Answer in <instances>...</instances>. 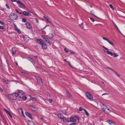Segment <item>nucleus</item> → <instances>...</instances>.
Here are the masks:
<instances>
[{"mask_svg": "<svg viewBox=\"0 0 125 125\" xmlns=\"http://www.w3.org/2000/svg\"><path fill=\"white\" fill-rule=\"evenodd\" d=\"M2 81L3 82H5L6 80L4 79H2Z\"/></svg>", "mask_w": 125, "mask_h": 125, "instance_id": "obj_46", "label": "nucleus"}, {"mask_svg": "<svg viewBox=\"0 0 125 125\" xmlns=\"http://www.w3.org/2000/svg\"><path fill=\"white\" fill-rule=\"evenodd\" d=\"M0 89L1 91L2 92H3V89H2L1 88H0Z\"/></svg>", "mask_w": 125, "mask_h": 125, "instance_id": "obj_54", "label": "nucleus"}, {"mask_svg": "<svg viewBox=\"0 0 125 125\" xmlns=\"http://www.w3.org/2000/svg\"><path fill=\"white\" fill-rule=\"evenodd\" d=\"M62 113L65 115L66 114V112L65 111H64V112H63L62 111Z\"/></svg>", "mask_w": 125, "mask_h": 125, "instance_id": "obj_52", "label": "nucleus"}, {"mask_svg": "<svg viewBox=\"0 0 125 125\" xmlns=\"http://www.w3.org/2000/svg\"><path fill=\"white\" fill-rule=\"evenodd\" d=\"M1 62V59L0 58V62Z\"/></svg>", "mask_w": 125, "mask_h": 125, "instance_id": "obj_63", "label": "nucleus"}, {"mask_svg": "<svg viewBox=\"0 0 125 125\" xmlns=\"http://www.w3.org/2000/svg\"><path fill=\"white\" fill-rule=\"evenodd\" d=\"M106 109H107V111L106 110V111L105 112V113L107 114H109V113L111 112V111L110 109L108 108L107 106H106Z\"/></svg>", "mask_w": 125, "mask_h": 125, "instance_id": "obj_16", "label": "nucleus"}, {"mask_svg": "<svg viewBox=\"0 0 125 125\" xmlns=\"http://www.w3.org/2000/svg\"><path fill=\"white\" fill-rule=\"evenodd\" d=\"M57 116L59 118L61 119L62 118V117L61 115V114L59 113L57 114Z\"/></svg>", "mask_w": 125, "mask_h": 125, "instance_id": "obj_27", "label": "nucleus"}, {"mask_svg": "<svg viewBox=\"0 0 125 125\" xmlns=\"http://www.w3.org/2000/svg\"><path fill=\"white\" fill-rule=\"evenodd\" d=\"M17 17V15L13 13L10 14V18L12 20H15Z\"/></svg>", "mask_w": 125, "mask_h": 125, "instance_id": "obj_5", "label": "nucleus"}, {"mask_svg": "<svg viewBox=\"0 0 125 125\" xmlns=\"http://www.w3.org/2000/svg\"><path fill=\"white\" fill-rule=\"evenodd\" d=\"M76 117H70L67 119L68 122H75L76 121Z\"/></svg>", "mask_w": 125, "mask_h": 125, "instance_id": "obj_8", "label": "nucleus"}, {"mask_svg": "<svg viewBox=\"0 0 125 125\" xmlns=\"http://www.w3.org/2000/svg\"><path fill=\"white\" fill-rule=\"evenodd\" d=\"M6 6L8 9H10V8L8 6V4H6Z\"/></svg>", "mask_w": 125, "mask_h": 125, "instance_id": "obj_35", "label": "nucleus"}, {"mask_svg": "<svg viewBox=\"0 0 125 125\" xmlns=\"http://www.w3.org/2000/svg\"><path fill=\"white\" fill-rule=\"evenodd\" d=\"M11 1L12 2H16L17 3V1L18 0H11Z\"/></svg>", "mask_w": 125, "mask_h": 125, "instance_id": "obj_49", "label": "nucleus"}, {"mask_svg": "<svg viewBox=\"0 0 125 125\" xmlns=\"http://www.w3.org/2000/svg\"><path fill=\"white\" fill-rule=\"evenodd\" d=\"M31 100L33 101H35L36 100V99L32 97L31 98Z\"/></svg>", "mask_w": 125, "mask_h": 125, "instance_id": "obj_36", "label": "nucleus"}, {"mask_svg": "<svg viewBox=\"0 0 125 125\" xmlns=\"http://www.w3.org/2000/svg\"><path fill=\"white\" fill-rule=\"evenodd\" d=\"M22 21L23 22H25L26 21V20L24 18L22 19Z\"/></svg>", "mask_w": 125, "mask_h": 125, "instance_id": "obj_31", "label": "nucleus"}, {"mask_svg": "<svg viewBox=\"0 0 125 125\" xmlns=\"http://www.w3.org/2000/svg\"><path fill=\"white\" fill-rule=\"evenodd\" d=\"M90 19L93 22H94V20L92 18H90Z\"/></svg>", "mask_w": 125, "mask_h": 125, "instance_id": "obj_44", "label": "nucleus"}, {"mask_svg": "<svg viewBox=\"0 0 125 125\" xmlns=\"http://www.w3.org/2000/svg\"><path fill=\"white\" fill-rule=\"evenodd\" d=\"M23 37L24 39V40H25V41H27L29 40L28 38L27 37H26L24 36H23Z\"/></svg>", "mask_w": 125, "mask_h": 125, "instance_id": "obj_23", "label": "nucleus"}, {"mask_svg": "<svg viewBox=\"0 0 125 125\" xmlns=\"http://www.w3.org/2000/svg\"><path fill=\"white\" fill-rule=\"evenodd\" d=\"M41 45L42 48L43 49H46L47 48V45L44 42L43 43V44H42Z\"/></svg>", "mask_w": 125, "mask_h": 125, "instance_id": "obj_14", "label": "nucleus"}, {"mask_svg": "<svg viewBox=\"0 0 125 125\" xmlns=\"http://www.w3.org/2000/svg\"><path fill=\"white\" fill-rule=\"evenodd\" d=\"M61 120L64 122H68L66 118L64 117H63L62 118Z\"/></svg>", "mask_w": 125, "mask_h": 125, "instance_id": "obj_18", "label": "nucleus"}, {"mask_svg": "<svg viewBox=\"0 0 125 125\" xmlns=\"http://www.w3.org/2000/svg\"><path fill=\"white\" fill-rule=\"evenodd\" d=\"M84 108H82L81 107H80L79 110L80 111H81L83 110H84Z\"/></svg>", "mask_w": 125, "mask_h": 125, "instance_id": "obj_30", "label": "nucleus"}, {"mask_svg": "<svg viewBox=\"0 0 125 125\" xmlns=\"http://www.w3.org/2000/svg\"><path fill=\"white\" fill-rule=\"evenodd\" d=\"M15 30L17 31L18 33L20 34L21 33V31L17 28L15 27Z\"/></svg>", "mask_w": 125, "mask_h": 125, "instance_id": "obj_25", "label": "nucleus"}, {"mask_svg": "<svg viewBox=\"0 0 125 125\" xmlns=\"http://www.w3.org/2000/svg\"><path fill=\"white\" fill-rule=\"evenodd\" d=\"M18 96V94L16 93H15L12 94H9L8 95L9 98L12 100L16 99Z\"/></svg>", "mask_w": 125, "mask_h": 125, "instance_id": "obj_3", "label": "nucleus"}, {"mask_svg": "<svg viewBox=\"0 0 125 125\" xmlns=\"http://www.w3.org/2000/svg\"><path fill=\"white\" fill-rule=\"evenodd\" d=\"M69 65L70 67H72V66H71V65L70 63H69Z\"/></svg>", "mask_w": 125, "mask_h": 125, "instance_id": "obj_55", "label": "nucleus"}, {"mask_svg": "<svg viewBox=\"0 0 125 125\" xmlns=\"http://www.w3.org/2000/svg\"><path fill=\"white\" fill-rule=\"evenodd\" d=\"M22 13L25 16H31V15L29 12H27L25 11H24Z\"/></svg>", "mask_w": 125, "mask_h": 125, "instance_id": "obj_11", "label": "nucleus"}, {"mask_svg": "<svg viewBox=\"0 0 125 125\" xmlns=\"http://www.w3.org/2000/svg\"><path fill=\"white\" fill-rule=\"evenodd\" d=\"M48 26H48H46L45 27H44L43 28V29H45L46 27H47V26Z\"/></svg>", "mask_w": 125, "mask_h": 125, "instance_id": "obj_59", "label": "nucleus"}, {"mask_svg": "<svg viewBox=\"0 0 125 125\" xmlns=\"http://www.w3.org/2000/svg\"><path fill=\"white\" fill-rule=\"evenodd\" d=\"M103 47L105 50H107L106 52L108 54L112 56H113L114 57H118L119 56L118 54L116 53L115 52H112L110 51L108 48L105 47V46H103Z\"/></svg>", "mask_w": 125, "mask_h": 125, "instance_id": "obj_1", "label": "nucleus"}, {"mask_svg": "<svg viewBox=\"0 0 125 125\" xmlns=\"http://www.w3.org/2000/svg\"><path fill=\"white\" fill-rule=\"evenodd\" d=\"M41 36L42 37L46 42L47 43L49 44L50 45H51V42L49 41L48 39L46 37H48V35H42Z\"/></svg>", "mask_w": 125, "mask_h": 125, "instance_id": "obj_6", "label": "nucleus"}, {"mask_svg": "<svg viewBox=\"0 0 125 125\" xmlns=\"http://www.w3.org/2000/svg\"><path fill=\"white\" fill-rule=\"evenodd\" d=\"M35 21H36V22H37V23H39V21H38V19H37V18H36V19H35Z\"/></svg>", "mask_w": 125, "mask_h": 125, "instance_id": "obj_45", "label": "nucleus"}, {"mask_svg": "<svg viewBox=\"0 0 125 125\" xmlns=\"http://www.w3.org/2000/svg\"><path fill=\"white\" fill-rule=\"evenodd\" d=\"M69 125H76V123H73L72 124H70Z\"/></svg>", "mask_w": 125, "mask_h": 125, "instance_id": "obj_50", "label": "nucleus"}, {"mask_svg": "<svg viewBox=\"0 0 125 125\" xmlns=\"http://www.w3.org/2000/svg\"><path fill=\"white\" fill-rule=\"evenodd\" d=\"M64 50L65 52H68L69 51L66 49L65 48L64 49Z\"/></svg>", "mask_w": 125, "mask_h": 125, "instance_id": "obj_43", "label": "nucleus"}, {"mask_svg": "<svg viewBox=\"0 0 125 125\" xmlns=\"http://www.w3.org/2000/svg\"><path fill=\"white\" fill-rule=\"evenodd\" d=\"M108 95V94L107 93H104V94H103L102 95V96H103V95Z\"/></svg>", "mask_w": 125, "mask_h": 125, "instance_id": "obj_47", "label": "nucleus"}, {"mask_svg": "<svg viewBox=\"0 0 125 125\" xmlns=\"http://www.w3.org/2000/svg\"><path fill=\"white\" fill-rule=\"evenodd\" d=\"M18 95L24 100H25L27 98V97L25 96L24 92L21 91L19 92Z\"/></svg>", "mask_w": 125, "mask_h": 125, "instance_id": "obj_2", "label": "nucleus"}, {"mask_svg": "<svg viewBox=\"0 0 125 125\" xmlns=\"http://www.w3.org/2000/svg\"><path fill=\"white\" fill-rule=\"evenodd\" d=\"M75 117H76V119L77 118L78 119V120H79V117L78 116H75Z\"/></svg>", "mask_w": 125, "mask_h": 125, "instance_id": "obj_48", "label": "nucleus"}, {"mask_svg": "<svg viewBox=\"0 0 125 125\" xmlns=\"http://www.w3.org/2000/svg\"><path fill=\"white\" fill-rule=\"evenodd\" d=\"M19 111L20 112H21L22 114H23V112L22 110V109L21 108H20L19 109Z\"/></svg>", "mask_w": 125, "mask_h": 125, "instance_id": "obj_26", "label": "nucleus"}, {"mask_svg": "<svg viewBox=\"0 0 125 125\" xmlns=\"http://www.w3.org/2000/svg\"><path fill=\"white\" fill-rule=\"evenodd\" d=\"M46 20H47V21H46L47 23L49 22L50 23H51V22L47 18H46Z\"/></svg>", "mask_w": 125, "mask_h": 125, "instance_id": "obj_34", "label": "nucleus"}, {"mask_svg": "<svg viewBox=\"0 0 125 125\" xmlns=\"http://www.w3.org/2000/svg\"><path fill=\"white\" fill-rule=\"evenodd\" d=\"M4 27L3 26H0V29H4Z\"/></svg>", "mask_w": 125, "mask_h": 125, "instance_id": "obj_42", "label": "nucleus"}, {"mask_svg": "<svg viewBox=\"0 0 125 125\" xmlns=\"http://www.w3.org/2000/svg\"><path fill=\"white\" fill-rule=\"evenodd\" d=\"M26 27L29 29H31L32 28V26L30 22H27L26 23Z\"/></svg>", "mask_w": 125, "mask_h": 125, "instance_id": "obj_9", "label": "nucleus"}, {"mask_svg": "<svg viewBox=\"0 0 125 125\" xmlns=\"http://www.w3.org/2000/svg\"><path fill=\"white\" fill-rule=\"evenodd\" d=\"M48 101L50 103L52 102V100L51 99H50L48 100Z\"/></svg>", "mask_w": 125, "mask_h": 125, "instance_id": "obj_38", "label": "nucleus"}, {"mask_svg": "<svg viewBox=\"0 0 125 125\" xmlns=\"http://www.w3.org/2000/svg\"><path fill=\"white\" fill-rule=\"evenodd\" d=\"M16 51V49H15L14 48H12V53L13 55L15 53Z\"/></svg>", "mask_w": 125, "mask_h": 125, "instance_id": "obj_22", "label": "nucleus"}, {"mask_svg": "<svg viewBox=\"0 0 125 125\" xmlns=\"http://www.w3.org/2000/svg\"><path fill=\"white\" fill-rule=\"evenodd\" d=\"M41 119L42 120H43V118L42 117H41Z\"/></svg>", "mask_w": 125, "mask_h": 125, "instance_id": "obj_57", "label": "nucleus"}, {"mask_svg": "<svg viewBox=\"0 0 125 125\" xmlns=\"http://www.w3.org/2000/svg\"><path fill=\"white\" fill-rule=\"evenodd\" d=\"M107 42L111 45H112L114 47V43L112 42L111 41L108 40Z\"/></svg>", "mask_w": 125, "mask_h": 125, "instance_id": "obj_21", "label": "nucleus"}, {"mask_svg": "<svg viewBox=\"0 0 125 125\" xmlns=\"http://www.w3.org/2000/svg\"><path fill=\"white\" fill-rule=\"evenodd\" d=\"M70 52L72 54H74L75 53V52H74L72 51H70Z\"/></svg>", "mask_w": 125, "mask_h": 125, "instance_id": "obj_39", "label": "nucleus"}, {"mask_svg": "<svg viewBox=\"0 0 125 125\" xmlns=\"http://www.w3.org/2000/svg\"><path fill=\"white\" fill-rule=\"evenodd\" d=\"M86 97L88 99L90 100H92L93 97L91 94L88 92H86L85 93Z\"/></svg>", "mask_w": 125, "mask_h": 125, "instance_id": "obj_7", "label": "nucleus"}, {"mask_svg": "<svg viewBox=\"0 0 125 125\" xmlns=\"http://www.w3.org/2000/svg\"><path fill=\"white\" fill-rule=\"evenodd\" d=\"M118 31H119V32H120L121 34H122V33H121V31H120L119 30H118Z\"/></svg>", "mask_w": 125, "mask_h": 125, "instance_id": "obj_61", "label": "nucleus"}, {"mask_svg": "<svg viewBox=\"0 0 125 125\" xmlns=\"http://www.w3.org/2000/svg\"><path fill=\"white\" fill-rule=\"evenodd\" d=\"M44 17L46 19V18H47L45 16H44Z\"/></svg>", "mask_w": 125, "mask_h": 125, "instance_id": "obj_60", "label": "nucleus"}, {"mask_svg": "<svg viewBox=\"0 0 125 125\" xmlns=\"http://www.w3.org/2000/svg\"><path fill=\"white\" fill-rule=\"evenodd\" d=\"M110 70L113 71L114 72V71H114L113 69H110Z\"/></svg>", "mask_w": 125, "mask_h": 125, "instance_id": "obj_56", "label": "nucleus"}, {"mask_svg": "<svg viewBox=\"0 0 125 125\" xmlns=\"http://www.w3.org/2000/svg\"><path fill=\"white\" fill-rule=\"evenodd\" d=\"M84 111L85 112L86 114L88 116L89 115V114L87 111L85 109H84Z\"/></svg>", "mask_w": 125, "mask_h": 125, "instance_id": "obj_28", "label": "nucleus"}, {"mask_svg": "<svg viewBox=\"0 0 125 125\" xmlns=\"http://www.w3.org/2000/svg\"><path fill=\"white\" fill-rule=\"evenodd\" d=\"M0 24L1 25H4V23H3V22H2L0 21Z\"/></svg>", "mask_w": 125, "mask_h": 125, "instance_id": "obj_40", "label": "nucleus"}, {"mask_svg": "<svg viewBox=\"0 0 125 125\" xmlns=\"http://www.w3.org/2000/svg\"><path fill=\"white\" fill-rule=\"evenodd\" d=\"M15 10L18 13H19V11L18 10H17V9H16Z\"/></svg>", "mask_w": 125, "mask_h": 125, "instance_id": "obj_51", "label": "nucleus"}, {"mask_svg": "<svg viewBox=\"0 0 125 125\" xmlns=\"http://www.w3.org/2000/svg\"><path fill=\"white\" fill-rule=\"evenodd\" d=\"M66 94L67 96L69 97H71L72 96V95L69 93L68 92H67L66 93Z\"/></svg>", "mask_w": 125, "mask_h": 125, "instance_id": "obj_24", "label": "nucleus"}, {"mask_svg": "<svg viewBox=\"0 0 125 125\" xmlns=\"http://www.w3.org/2000/svg\"><path fill=\"white\" fill-rule=\"evenodd\" d=\"M51 23V24L52 25H53V24L52 23H51H51Z\"/></svg>", "mask_w": 125, "mask_h": 125, "instance_id": "obj_62", "label": "nucleus"}, {"mask_svg": "<svg viewBox=\"0 0 125 125\" xmlns=\"http://www.w3.org/2000/svg\"><path fill=\"white\" fill-rule=\"evenodd\" d=\"M107 68L108 69H110H110H111L110 68H109V67H107Z\"/></svg>", "mask_w": 125, "mask_h": 125, "instance_id": "obj_58", "label": "nucleus"}, {"mask_svg": "<svg viewBox=\"0 0 125 125\" xmlns=\"http://www.w3.org/2000/svg\"><path fill=\"white\" fill-rule=\"evenodd\" d=\"M110 7L112 8L113 10H114V7H113L112 5L111 4H110L109 5Z\"/></svg>", "mask_w": 125, "mask_h": 125, "instance_id": "obj_32", "label": "nucleus"}, {"mask_svg": "<svg viewBox=\"0 0 125 125\" xmlns=\"http://www.w3.org/2000/svg\"><path fill=\"white\" fill-rule=\"evenodd\" d=\"M17 3L18 5V6L20 8L24 9L26 7V6L20 0H18Z\"/></svg>", "mask_w": 125, "mask_h": 125, "instance_id": "obj_4", "label": "nucleus"}, {"mask_svg": "<svg viewBox=\"0 0 125 125\" xmlns=\"http://www.w3.org/2000/svg\"><path fill=\"white\" fill-rule=\"evenodd\" d=\"M49 36H48V38L49 39H52L53 37V35L52 34H49Z\"/></svg>", "mask_w": 125, "mask_h": 125, "instance_id": "obj_17", "label": "nucleus"}, {"mask_svg": "<svg viewBox=\"0 0 125 125\" xmlns=\"http://www.w3.org/2000/svg\"><path fill=\"white\" fill-rule=\"evenodd\" d=\"M90 13H91L93 15H94L95 17H97V18H98L96 16H95V15H94V12L93 11H91V12H90Z\"/></svg>", "mask_w": 125, "mask_h": 125, "instance_id": "obj_29", "label": "nucleus"}, {"mask_svg": "<svg viewBox=\"0 0 125 125\" xmlns=\"http://www.w3.org/2000/svg\"><path fill=\"white\" fill-rule=\"evenodd\" d=\"M102 111H103L105 113L106 111V110L104 107H103L102 108Z\"/></svg>", "mask_w": 125, "mask_h": 125, "instance_id": "obj_33", "label": "nucleus"}, {"mask_svg": "<svg viewBox=\"0 0 125 125\" xmlns=\"http://www.w3.org/2000/svg\"><path fill=\"white\" fill-rule=\"evenodd\" d=\"M102 38L103 39H104V40H106V41H107L108 40V39H106V38H105L104 37H103Z\"/></svg>", "mask_w": 125, "mask_h": 125, "instance_id": "obj_37", "label": "nucleus"}, {"mask_svg": "<svg viewBox=\"0 0 125 125\" xmlns=\"http://www.w3.org/2000/svg\"><path fill=\"white\" fill-rule=\"evenodd\" d=\"M20 14H21V12H19Z\"/></svg>", "mask_w": 125, "mask_h": 125, "instance_id": "obj_64", "label": "nucleus"}, {"mask_svg": "<svg viewBox=\"0 0 125 125\" xmlns=\"http://www.w3.org/2000/svg\"><path fill=\"white\" fill-rule=\"evenodd\" d=\"M115 27H116L117 29V30H119V29H118L117 26L116 25H115Z\"/></svg>", "mask_w": 125, "mask_h": 125, "instance_id": "obj_53", "label": "nucleus"}, {"mask_svg": "<svg viewBox=\"0 0 125 125\" xmlns=\"http://www.w3.org/2000/svg\"><path fill=\"white\" fill-rule=\"evenodd\" d=\"M114 72H115L116 74L119 77H120V76L119 74L118 73H117L115 71H114Z\"/></svg>", "mask_w": 125, "mask_h": 125, "instance_id": "obj_41", "label": "nucleus"}, {"mask_svg": "<svg viewBox=\"0 0 125 125\" xmlns=\"http://www.w3.org/2000/svg\"><path fill=\"white\" fill-rule=\"evenodd\" d=\"M36 79L38 83L41 86L43 84L41 79L39 77L37 78Z\"/></svg>", "mask_w": 125, "mask_h": 125, "instance_id": "obj_10", "label": "nucleus"}, {"mask_svg": "<svg viewBox=\"0 0 125 125\" xmlns=\"http://www.w3.org/2000/svg\"><path fill=\"white\" fill-rule=\"evenodd\" d=\"M106 122L108 123L110 125H112L114 123L113 122L112 120H109L106 121Z\"/></svg>", "mask_w": 125, "mask_h": 125, "instance_id": "obj_20", "label": "nucleus"}, {"mask_svg": "<svg viewBox=\"0 0 125 125\" xmlns=\"http://www.w3.org/2000/svg\"><path fill=\"white\" fill-rule=\"evenodd\" d=\"M27 59L28 60L30 61L31 62H33L34 60L33 59L30 57H28L27 58Z\"/></svg>", "mask_w": 125, "mask_h": 125, "instance_id": "obj_19", "label": "nucleus"}, {"mask_svg": "<svg viewBox=\"0 0 125 125\" xmlns=\"http://www.w3.org/2000/svg\"><path fill=\"white\" fill-rule=\"evenodd\" d=\"M37 41L38 43L41 45L44 42L41 39H37Z\"/></svg>", "mask_w": 125, "mask_h": 125, "instance_id": "obj_12", "label": "nucleus"}, {"mask_svg": "<svg viewBox=\"0 0 125 125\" xmlns=\"http://www.w3.org/2000/svg\"><path fill=\"white\" fill-rule=\"evenodd\" d=\"M3 110L5 111L10 116L11 118H12V116L10 113L6 109L4 108L3 109Z\"/></svg>", "mask_w": 125, "mask_h": 125, "instance_id": "obj_15", "label": "nucleus"}, {"mask_svg": "<svg viewBox=\"0 0 125 125\" xmlns=\"http://www.w3.org/2000/svg\"><path fill=\"white\" fill-rule=\"evenodd\" d=\"M25 114L27 116L29 117L31 119H32V117L31 114L27 112H26L25 113Z\"/></svg>", "mask_w": 125, "mask_h": 125, "instance_id": "obj_13", "label": "nucleus"}]
</instances>
